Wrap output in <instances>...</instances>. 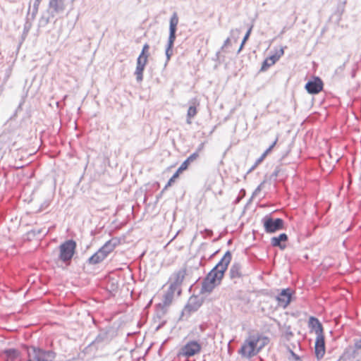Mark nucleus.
<instances>
[{
  "label": "nucleus",
  "instance_id": "obj_5",
  "mask_svg": "<svg viewBox=\"0 0 361 361\" xmlns=\"http://www.w3.org/2000/svg\"><path fill=\"white\" fill-rule=\"evenodd\" d=\"M264 231L267 233H273L284 226V221L281 218L274 219L269 215H266L262 220Z\"/></svg>",
  "mask_w": 361,
  "mask_h": 361
},
{
  "label": "nucleus",
  "instance_id": "obj_29",
  "mask_svg": "<svg viewBox=\"0 0 361 361\" xmlns=\"http://www.w3.org/2000/svg\"><path fill=\"white\" fill-rule=\"evenodd\" d=\"M252 26H250V27L247 31L245 35L244 36V37L243 39V41H242L241 44H240L239 49L238 50V53H240V51L243 49L244 44H245V42H247V40L248 39V38H249V37L250 35V33L252 32Z\"/></svg>",
  "mask_w": 361,
  "mask_h": 361
},
{
  "label": "nucleus",
  "instance_id": "obj_38",
  "mask_svg": "<svg viewBox=\"0 0 361 361\" xmlns=\"http://www.w3.org/2000/svg\"><path fill=\"white\" fill-rule=\"evenodd\" d=\"M190 164V162L189 161V160L186 159L180 166V169L183 170L187 169Z\"/></svg>",
  "mask_w": 361,
  "mask_h": 361
},
{
  "label": "nucleus",
  "instance_id": "obj_37",
  "mask_svg": "<svg viewBox=\"0 0 361 361\" xmlns=\"http://www.w3.org/2000/svg\"><path fill=\"white\" fill-rule=\"evenodd\" d=\"M268 59L270 61V63L274 64L279 59V56H277V54H274L268 57Z\"/></svg>",
  "mask_w": 361,
  "mask_h": 361
},
{
  "label": "nucleus",
  "instance_id": "obj_10",
  "mask_svg": "<svg viewBox=\"0 0 361 361\" xmlns=\"http://www.w3.org/2000/svg\"><path fill=\"white\" fill-rule=\"evenodd\" d=\"M178 23V17L176 13H173L170 18L169 23V36L167 42L168 46L173 47L174 42L176 37V27Z\"/></svg>",
  "mask_w": 361,
  "mask_h": 361
},
{
  "label": "nucleus",
  "instance_id": "obj_50",
  "mask_svg": "<svg viewBox=\"0 0 361 361\" xmlns=\"http://www.w3.org/2000/svg\"><path fill=\"white\" fill-rule=\"evenodd\" d=\"M271 150H272V149H271L270 147H269L268 149H267L264 151V152H266L267 154H269Z\"/></svg>",
  "mask_w": 361,
  "mask_h": 361
},
{
  "label": "nucleus",
  "instance_id": "obj_54",
  "mask_svg": "<svg viewBox=\"0 0 361 361\" xmlns=\"http://www.w3.org/2000/svg\"><path fill=\"white\" fill-rule=\"evenodd\" d=\"M239 201H240V198H239V197H238V198L236 199V202H238Z\"/></svg>",
  "mask_w": 361,
  "mask_h": 361
},
{
  "label": "nucleus",
  "instance_id": "obj_4",
  "mask_svg": "<svg viewBox=\"0 0 361 361\" xmlns=\"http://www.w3.org/2000/svg\"><path fill=\"white\" fill-rule=\"evenodd\" d=\"M76 245V242L72 239L66 240L61 244L59 246V259L66 264H70L75 252Z\"/></svg>",
  "mask_w": 361,
  "mask_h": 361
},
{
  "label": "nucleus",
  "instance_id": "obj_36",
  "mask_svg": "<svg viewBox=\"0 0 361 361\" xmlns=\"http://www.w3.org/2000/svg\"><path fill=\"white\" fill-rule=\"evenodd\" d=\"M198 157H199L198 152H195L194 153L190 154L187 159L191 163V162L195 161Z\"/></svg>",
  "mask_w": 361,
  "mask_h": 361
},
{
  "label": "nucleus",
  "instance_id": "obj_40",
  "mask_svg": "<svg viewBox=\"0 0 361 361\" xmlns=\"http://www.w3.org/2000/svg\"><path fill=\"white\" fill-rule=\"evenodd\" d=\"M27 357H28V359L27 361H36V360L34 359L32 355V352H31L30 348H27Z\"/></svg>",
  "mask_w": 361,
  "mask_h": 361
},
{
  "label": "nucleus",
  "instance_id": "obj_27",
  "mask_svg": "<svg viewBox=\"0 0 361 361\" xmlns=\"http://www.w3.org/2000/svg\"><path fill=\"white\" fill-rule=\"evenodd\" d=\"M260 342L257 344L258 353L269 343V338L260 334Z\"/></svg>",
  "mask_w": 361,
  "mask_h": 361
},
{
  "label": "nucleus",
  "instance_id": "obj_34",
  "mask_svg": "<svg viewBox=\"0 0 361 361\" xmlns=\"http://www.w3.org/2000/svg\"><path fill=\"white\" fill-rule=\"evenodd\" d=\"M149 49V44H145L143 47H142V52H141V54L139 56H147L148 57V56H149V54H148Z\"/></svg>",
  "mask_w": 361,
  "mask_h": 361
},
{
  "label": "nucleus",
  "instance_id": "obj_16",
  "mask_svg": "<svg viewBox=\"0 0 361 361\" xmlns=\"http://www.w3.org/2000/svg\"><path fill=\"white\" fill-rule=\"evenodd\" d=\"M309 328L314 330L317 336L323 335V326L322 323L314 317H310L308 322Z\"/></svg>",
  "mask_w": 361,
  "mask_h": 361
},
{
  "label": "nucleus",
  "instance_id": "obj_22",
  "mask_svg": "<svg viewBox=\"0 0 361 361\" xmlns=\"http://www.w3.org/2000/svg\"><path fill=\"white\" fill-rule=\"evenodd\" d=\"M216 286L203 279L200 289L201 294H210Z\"/></svg>",
  "mask_w": 361,
  "mask_h": 361
},
{
  "label": "nucleus",
  "instance_id": "obj_33",
  "mask_svg": "<svg viewBox=\"0 0 361 361\" xmlns=\"http://www.w3.org/2000/svg\"><path fill=\"white\" fill-rule=\"evenodd\" d=\"M147 63V56H139L137 59V65L139 66L145 67Z\"/></svg>",
  "mask_w": 361,
  "mask_h": 361
},
{
  "label": "nucleus",
  "instance_id": "obj_55",
  "mask_svg": "<svg viewBox=\"0 0 361 361\" xmlns=\"http://www.w3.org/2000/svg\"><path fill=\"white\" fill-rule=\"evenodd\" d=\"M216 253H217V252H214V254L212 255V257L214 256V255H216Z\"/></svg>",
  "mask_w": 361,
  "mask_h": 361
},
{
  "label": "nucleus",
  "instance_id": "obj_6",
  "mask_svg": "<svg viewBox=\"0 0 361 361\" xmlns=\"http://www.w3.org/2000/svg\"><path fill=\"white\" fill-rule=\"evenodd\" d=\"M29 348L33 358L36 361H54L56 358V353L53 350H47L35 346H30Z\"/></svg>",
  "mask_w": 361,
  "mask_h": 361
},
{
  "label": "nucleus",
  "instance_id": "obj_18",
  "mask_svg": "<svg viewBox=\"0 0 361 361\" xmlns=\"http://www.w3.org/2000/svg\"><path fill=\"white\" fill-rule=\"evenodd\" d=\"M190 103L191 105L189 106L187 112V123L188 124L191 123L190 119L194 118L195 115L197 113V106L199 105V102H197V99H192Z\"/></svg>",
  "mask_w": 361,
  "mask_h": 361
},
{
  "label": "nucleus",
  "instance_id": "obj_44",
  "mask_svg": "<svg viewBox=\"0 0 361 361\" xmlns=\"http://www.w3.org/2000/svg\"><path fill=\"white\" fill-rule=\"evenodd\" d=\"M284 54V51H283V49L281 48L276 54H277V56H279V58L280 59L281 56H283Z\"/></svg>",
  "mask_w": 361,
  "mask_h": 361
},
{
  "label": "nucleus",
  "instance_id": "obj_51",
  "mask_svg": "<svg viewBox=\"0 0 361 361\" xmlns=\"http://www.w3.org/2000/svg\"><path fill=\"white\" fill-rule=\"evenodd\" d=\"M278 173H279V171L276 170V171H274V172L273 173L272 176H278Z\"/></svg>",
  "mask_w": 361,
  "mask_h": 361
},
{
  "label": "nucleus",
  "instance_id": "obj_2",
  "mask_svg": "<svg viewBox=\"0 0 361 361\" xmlns=\"http://www.w3.org/2000/svg\"><path fill=\"white\" fill-rule=\"evenodd\" d=\"M65 9V0H49L47 10L42 13L39 19V27L47 25L51 18H54L57 14L63 13Z\"/></svg>",
  "mask_w": 361,
  "mask_h": 361
},
{
  "label": "nucleus",
  "instance_id": "obj_45",
  "mask_svg": "<svg viewBox=\"0 0 361 361\" xmlns=\"http://www.w3.org/2000/svg\"><path fill=\"white\" fill-rule=\"evenodd\" d=\"M264 159V158H262V156H260V157H259L256 161H255V166H257L259 164H260L263 160Z\"/></svg>",
  "mask_w": 361,
  "mask_h": 361
},
{
  "label": "nucleus",
  "instance_id": "obj_52",
  "mask_svg": "<svg viewBox=\"0 0 361 361\" xmlns=\"http://www.w3.org/2000/svg\"><path fill=\"white\" fill-rule=\"evenodd\" d=\"M268 155V154H267L266 152H264L261 156L262 157V158H264Z\"/></svg>",
  "mask_w": 361,
  "mask_h": 361
},
{
  "label": "nucleus",
  "instance_id": "obj_13",
  "mask_svg": "<svg viewBox=\"0 0 361 361\" xmlns=\"http://www.w3.org/2000/svg\"><path fill=\"white\" fill-rule=\"evenodd\" d=\"M288 235L286 233H281L279 235L271 238V245L283 250L286 247V242L288 241Z\"/></svg>",
  "mask_w": 361,
  "mask_h": 361
},
{
  "label": "nucleus",
  "instance_id": "obj_8",
  "mask_svg": "<svg viewBox=\"0 0 361 361\" xmlns=\"http://www.w3.org/2000/svg\"><path fill=\"white\" fill-rule=\"evenodd\" d=\"M293 293L294 291L290 288L283 289L276 297L279 306L286 309L290 303Z\"/></svg>",
  "mask_w": 361,
  "mask_h": 361
},
{
  "label": "nucleus",
  "instance_id": "obj_14",
  "mask_svg": "<svg viewBox=\"0 0 361 361\" xmlns=\"http://www.w3.org/2000/svg\"><path fill=\"white\" fill-rule=\"evenodd\" d=\"M117 245L116 239H111L105 243V244L100 247L98 250L102 254L103 257L106 259L107 256L113 252Z\"/></svg>",
  "mask_w": 361,
  "mask_h": 361
},
{
  "label": "nucleus",
  "instance_id": "obj_12",
  "mask_svg": "<svg viewBox=\"0 0 361 361\" xmlns=\"http://www.w3.org/2000/svg\"><path fill=\"white\" fill-rule=\"evenodd\" d=\"M314 350L317 359L318 360H321L325 354V341L324 335L317 336Z\"/></svg>",
  "mask_w": 361,
  "mask_h": 361
},
{
  "label": "nucleus",
  "instance_id": "obj_20",
  "mask_svg": "<svg viewBox=\"0 0 361 361\" xmlns=\"http://www.w3.org/2000/svg\"><path fill=\"white\" fill-rule=\"evenodd\" d=\"M241 264L239 262H234L229 270V275L231 279H239L242 276Z\"/></svg>",
  "mask_w": 361,
  "mask_h": 361
},
{
  "label": "nucleus",
  "instance_id": "obj_19",
  "mask_svg": "<svg viewBox=\"0 0 361 361\" xmlns=\"http://www.w3.org/2000/svg\"><path fill=\"white\" fill-rule=\"evenodd\" d=\"M2 353L6 361H16L20 355V351L15 348L6 349Z\"/></svg>",
  "mask_w": 361,
  "mask_h": 361
},
{
  "label": "nucleus",
  "instance_id": "obj_30",
  "mask_svg": "<svg viewBox=\"0 0 361 361\" xmlns=\"http://www.w3.org/2000/svg\"><path fill=\"white\" fill-rule=\"evenodd\" d=\"M173 298V295L171 293H166L164 295L163 303L165 306L169 305Z\"/></svg>",
  "mask_w": 361,
  "mask_h": 361
},
{
  "label": "nucleus",
  "instance_id": "obj_42",
  "mask_svg": "<svg viewBox=\"0 0 361 361\" xmlns=\"http://www.w3.org/2000/svg\"><path fill=\"white\" fill-rule=\"evenodd\" d=\"M203 232L208 236L212 237L213 235V231L210 229L205 228Z\"/></svg>",
  "mask_w": 361,
  "mask_h": 361
},
{
  "label": "nucleus",
  "instance_id": "obj_28",
  "mask_svg": "<svg viewBox=\"0 0 361 361\" xmlns=\"http://www.w3.org/2000/svg\"><path fill=\"white\" fill-rule=\"evenodd\" d=\"M30 18H31V16H29V15L27 14L26 21L25 23L24 29H23V31L25 33H27L30 31V30L32 27V22L34 21V20H31Z\"/></svg>",
  "mask_w": 361,
  "mask_h": 361
},
{
  "label": "nucleus",
  "instance_id": "obj_7",
  "mask_svg": "<svg viewBox=\"0 0 361 361\" xmlns=\"http://www.w3.org/2000/svg\"><path fill=\"white\" fill-rule=\"evenodd\" d=\"M200 350V344L195 341H192L188 342L181 348L180 354L186 357H190L198 353Z\"/></svg>",
  "mask_w": 361,
  "mask_h": 361
},
{
  "label": "nucleus",
  "instance_id": "obj_32",
  "mask_svg": "<svg viewBox=\"0 0 361 361\" xmlns=\"http://www.w3.org/2000/svg\"><path fill=\"white\" fill-rule=\"evenodd\" d=\"M274 63H270V61L269 60L268 58H267L262 63V66H261V68H260V71L262 72H264L266 71L269 67H271V66H273Z\"/></svg>",
  "mask_w": 361,
  "mask_h": 361
},
{
  "label": "nucleus",
  "instance_id": "obj_49",
  "mask_svg": "<svg viewBox=\"0 0 361 361\" xmlns=\"http://www.w3.org/2000/svg\"><path fill=\"white\" fill-rule=\"evenodd\" d=\"M291 354L296 360L299 359V357L296 355L293 351H291Z\"/></svg>",
  "mask_w": 361,
  "mask_h": 361
},
{
  "label": "nucleus",
  "instance_id": "obj_53",
  "mask_svg": "<svg viewBox=\"0 0 361 361\" xmlns=\"http://www.w3.org/2000/svg\"><path fill=\"white\" fill-rule=\"evenodd\" d=\"M257 166H255V164L251 167V169L249 170L248 172L252 171Z\"/></svg>",
  "mask_w": 361,
  "mask_h": 361
},
{
  "label": "nucleus",
  "instance_id": "obj_39",
  "mask_svg": "<svg viewBox=\"0 0 361 361\" xmlns=\"http://www.w3.org/2000/svg\"><path fill=\"white\" fill-rule=\"evenodd\" d=\"M264 183H262L259 185L257 186V188L255 190V191L252 193V197L257 195V194L261 191V188Z\"/></svg>",
  "mask_w": 361,
  "mask_h": 361
},
{
  "label": "nucleus",
  "instance_id": "obj_25",
  "mask_svg": "<svg viewBox=\"0 0 361 361\" xmlns=\"http://www.w3.org/2000/svg\"><path fill=\"white\" fill-rule=\"evenodd\" d=\"M180 286H177L176 284L173 283V282L171 283L166 293H171L172 295L174 296V293L176 291H178V294H180L181 290L179 288Z\"/></svg>",
  "mask_w": 361,
  "mask_h": 361
},
{
  "label": "nucleus",
  "instance_id": "obj_9",
  "mask_svg": "<svg viewBox=\"0 0 361 361\" xmlns=\"http://www.w3.org/2000/svg\"><path fill=\"white\" fill-rule=\"evenodd\" d=\"M202 302L203 300L198 296H191L183 310V314H190L192 312L197 311L202 306Z\"/></svg>",
  "mask_w": 361,
  "mask_h": 361
},
{
  "label": "nucleus",
  "instance_id": "obj_35",
  "mask_svg": "<svg viewBox=\"0 0 361 361\" xmlns=\"http://www.w3.org/2000/svg\"><path fill=\"white\" fill-rule=\"evenodd\" d=\"M178 174L177 173H174L172 177L169 180L167 184L165 185L163 191L164 190H166L168 187L171 186L172 185V183L175 181V180L178 178Z\"/></svg>",
  "mask_w": 361,
  "mask_h": 361
},
{
  "label": "nucleus",
  "instance_id": "obj_17",
  "mask_svg": "<svg viewBox=\"0 0 361 361\" xmlns=\"http://www.w3.org/2000/svg\"><path fill=\"white\" fill-rule=\"evenodd\" d=\"M186 276V269H181L178 271L174 272L171 278L170 281L178 286H180L185 277Z\"/></svg>",
  "mask_w": 361,
  "mask_h": 361
},
{
  "label": "nucleus",
  "instance_id": "obj_11",
  "mask_svg": "<svg viewBox=\"0 0 361 361\" xmlns=\"http://www.w3.org/2000/svg\"><path fill=\"white\" fill-rule=\"evenodd\" d=\"M323 82L319 77H315L312 80H309L305 85V89L311 94H317L323 89Z\"/></svg>",
  "mask_w": 361,
  "mask_h": 361
},
{
  "label": "nucleus",
  "instance_id": "obj_43",
  "mask_svg": "<svg viewBox=\"0 0 361 361\" xmlns=\"http://www.w3.org/2000/svg\"><path fill=\"white\" fill-rule=\"evenodd\" d=\"M230 44V38L228 37L224 42L223 46L221 47V50H224L225 47H226Z\"/></svg>",
  "mask_w": 361,
  "mask_h": 361
},
{
  "label": "nucleus",
  "instance_id": "obj_21",
  "mask_svg": "<svg viewBox=\"0 0 361 361\" xmlns=\"http://www.w3.org/2000/svg\"><path fill=\"white\" fill-rule=\"evenodd\" d=\"M105 259L99 250L92 255L87 261L89 264L95 265L101 263Z\"/></svg>",
  "mask_w": 361,
  "mask_h": 361
},
{
  "label": "nucleus",
  "instance_id": "obj_41",
  "mask_svg": "<svg viewBox=\"0 0 361 361\" xmlns=\"http://www.w3.org/2000/svg\"><path fill=\"white\" fill-rule=\"evenodd\" d=\"M355 349L361 350V338L355 341Z\"/></svg>",
  "mask_w": 361,
  "mask_h": 361
},
{
  "label": "nucleus",
  "instance_id": "obj_47",
  "mask_svg": "<svg viewBox=\"0 0 361 361\" xmlns=\"http://www.w3.org/2000/svg\"><path fill=\"white\" fill-rule=\"evenodd\" d=\"M203 147H204V144L201 143L200 145V146L198 147V148L197 149L196 152H198V153H199L203 149Z\"/></svg>",
  "mask_w": 361,
  "mask_h": 361
},
{
  "label": "nucleus",
  "instance_id": "obj_1",
  "mask_svg": "<svg viewBox=\"0 0 361 361\" xmlns=\"http://www.w3.org/2000/svg\"><path fill=\"white\" fill-rule=\"evenodd\" d=\"M231 259V252L228 250L216 266L207 274L204 280L216 286H219L224 276Z\"/></svg>",
  "mask_w": 361,
  "mask_h": 361
},
{
  "label": "nucleus",
  "instance_id": "obj_23",
  "mask_svg": "<svg viewBox=\"0 0 361 361\" xmlns=\"http://www.w3.org/2000/svg\"><path fill=\"white\" fill-rule=\"evenodd\" d=\"M40 1L34 0L32 11H30V6H29L27 13L29 16H31V20H35L38 13Z\"/></svg>",
  "mask_w": 361,
  "mask_h": 361
},
{
  "label": "nucleus",
  "instance_id": "obj_24",
  "mask_svg": "<svg viewBox=\"0 0 361 361\" xmlns=\"http://www.w3.org/2000/svg\"><path fill=\"white\" fill-rule=\"evenodd\" d=\"M145 68L142 66H136L135 75H136V80L137 82H141L143 80V71Z\"/></svg>",
  "mask_w": 361,
  "mask_h": 361
},
{
  "label": "nucleus",
  "instance_id": "obj_31",
  "mask_svg": "<svg viewBox=\"0 0 361 361\" xmlns=\"http://www.w3.org/2000/svg\"><path fill=\"white\" fill-rule=\"evenodd\" d=\"M173 47H172V46H168V45H166V50H165V54H166V63H167L170 61L171 57L173 54Z\"/></svg>",
  "mask_w": 361,
  "mask_h": 361
},
{
  "label": "nucleus",
  "instance_id": "obj_46",
  "mask_svg": "<svg viewBox=\"0 0 361 361\" xmlns=\"http://www.w3.org/2000/svg\"><path fill=\"white\" fill-rule=\"evenodd\" d=\"M278 141V138L276 137V140L274 141V142L272 144H271V145L269 146V147L272 149L274 146L276 145V142Z\"/></svg>",
  "mask_w": 361,
  "mask_h": 361
},
{
  "label": "nucleus",
  "instance_id": "obj_26",
  "mask_svg": "<svg viewBox=\"0 0 361 361\" xmlns=\"http://www.w3.org/2000/svg\"><path fill=\"white\" fill-rule=\"evenodd\" d=\"M180 286H177L176 284L173 283V282L171 283L166 293H171L172 295L174 296V293L176 291H178V294H180L181 290L179 288Z\"/></svg>",
  "mask_w": 361,
  "mask_h": 361
},
{
  "label": "nucleus",
  "instance_id": "obj_3",
  "mask_svg": "<svg viewBox=\"0 0 361 361\" xmlns=\"http://www.w3.org/2000/svg\"><path fill=\"white\" fill-rule=\"evenodd\" d=\"M260 334H250L243 342L238 350L243 357L250 358L258 353L257 344L260 342Z\"/></svg>",
  "mask_w": 361,
  "mask_h": 361
},
{
  "label": "nucleus",
  "instance_id": "obj_15",
  "mask_svg": "<svg viewBox=\"0 0 361 361\" xmlns=\"http://www.w3.org/2000/svg\"><path fill=\"white\" fill-rule=\"evenodd\" d=\"M108 329H104L99 331V333L93 341L92 344L107 343L111 340V336L109 335L110 331Z\"/></svg>",
  "mask_w": 361,
  "mask_h": 361
},
{
  "label": "nucleus",
  "instance_id": "obj_48",
  "mask_svg": "<svg viewBox=\"0 0 361 361\" xmlns=\"http://www.w3.org/2000/svg\"><path fill=\"white\" fill-rule=\"evenodd\" d=\"M184 170L183 169H180V166L178 169V170L176 171L175 173H177L178 174V176H179V173H181L182 171H183Z\"/></svg>",
  "mask_w": 361,
  "mask_h": 361
}]
</instances>
